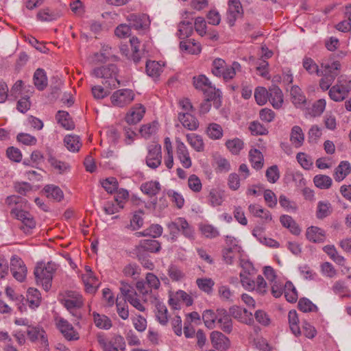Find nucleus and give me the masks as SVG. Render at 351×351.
<instances>
[{
    "label": "nucleus",
    "mask_w": 351,
    "mask_h": 351,
    "mask_svg": "<svg viewBox=\"0 0 351 351\" xmlns=\"http://www.w3.org/2000/svg\"><path fill=\"white\" fill-rule=\"evenodd\" d=\"M145 112V107L138 104L130 109L125 116V121L129 124H136L142 119Z\"/></svg>",
    "instance_id": "obj_22"
},
{
    "label": "nucleus",
    "mask_w": 351,
    "mask_h": 351,
    "mask_svg": "<svg viewBox=\"0 0 351 351\" xmlns=\"http://www.w3.org/2000/svg\"><path fill=\"white\" fill-rule=\"evenodd\" d=\"M10 213L13 217L21 221L20 228L25 233L29 234L36 227V221L29 213L15 207L12 208Z\"/></svg>",
    "instance_id": "obj_6"
},
{
    "label": "nucleus",
    "mask_w": 351,
    "mask_h": 351,
    "mask_svg": "<svg viewBox=\"0 0 351 351\" xmlns=\"http://www.w3.org/2000/svg\"><path fill=\"white\" fill-rule=\"evenodd\" d=\"M217 317L218 313H215L213 310H206L202 314V319L204 324L209 329L215 328Z\"/></svg>",
    "instance_id": "obj_52"
},
{
    "label": "nucleus",
    "mask_w": 351,
    "mask_h": 351,
    "mask_svg": "<svg viewBox=\"0 0 351 351\" xmlns=\"http://www.w3.org/2000/svg\"><path fill=\"white\" fill-rule=\"evenodd\" d=\"M193 84L197 89L202 90L205 95H209L210 99L220 96L221 92L213 86L208 79L203 75L193 77Z\"/></svg>",
    "instance_id": "obj_10"
},
{
    "label": "nucleus",
    "mask_w": 351,
    "mask_h": 351,
    "mask_svg": "<svg viewBox=\"0 0 351 351\" xmlns=\"http://www.w3.org/2000/svg\"><path fill=\"white\" fill-rule=\"evenodd\" d=\"M196 283L202 291L208 293L212 292L215 285L214 281L211 278H198L196 280Z\"/></svg>",
    "instance_id": "obj_63"
},
{
    "label": "nucleus",
    "mask_w": 351,
    "mask_h": 351,
    "mask_svg": "<svg viewBox=\"0 0 351 351\" xmlns=\"http://www.w3.org/2000/svg\"><path fill=\"white\" fill-rule=\"evenodd\" d=\"M27 301L30 308L34 309L38 307L41 301V296L38 290L34 288H29L27 290Z\"/></svg>",
    "instance_id": "obj_41"
},
{
    "label": "nucleus",
    "mask_w": 351,
    "mask_h": 351,
    "mask_svg": "<svg viewBox=\"0 0 351 351\" xmlns=\"http://www.w3.org/2000/svg\"><path fill=\"white\" fill-rule=\"evenodd\" d=\"M290 141L295 148H299L303 145L304 142V134L300 126L295 125L291 128Z\"/></svg>",
    "instance_id": "obj_26"
},
{
    "label": "nucleus",
    "mask_w": 351,
    "mask_h": 351,
    "mask_svg": "<svg viewBox=\"0 0 351 351\" xmlns=\"http://www.w3.org/2000/svg\"><path fill=\"white\" fill-rule=\"evenodd\" d=\"M132 28L136 30L145 29L149 27V17L145 14H130L127 17Z\"/></svg>",
    "instance_id": "obj_18"
},
{
    "label": "nucleus",
    "mask_w": 351,
    "mask_h": 351,
    "mask_svg": "<svg viewBox=\"0 0 351 351\" xmlns=\"http://www.w3.org/2000/svg\"><path fill=\"white\" fill-rule=\"evenodd\" d=\"M10 271L13 277L19 282H23L27 275V267L22 259L13 256L10 261Z\"/></svg>",
    "instance_id": "obj_14"
},
{
    "label": "nucleus",
    "mask_w": 351,
    "mask_h": 351,
    "mask_svg": "<svg viewBox=\"0 0 351 351\" xmlns=\"http://www.w3.org/2000/svg\"><path fill=\"white\" fill-rule=\"evenodd\" d=\"M351 171V166L348 161H341L335 168L334 178L336 182L342 181Z\"/></svg>",
    "instance_id": "obj_29"
},
{
    "label": "nucleus",
    "mask_w": 351,
    "mask_h": 351,
    "mask_svg": "<svg viewBox=\"0 0 351 351\" xmlns=\"http://www.w3.org/2000/svg\"><path fill=\"white\" fill-rule=\"evenodd\" d=\"M217 312L218 313L217 322L219 324V328L223 332L230 333L232 330V322L227 311L223 308H219Z\"/></svg>",
    "instance_id": "obj_20"
},
{
    "label": "nucleus",
    "mask_w": 351,
    "mask_h": 351,
    "mask_svg": "<svg viewBox=\"0 0 351 351\" xmlns=\"http://www.w3.org/2000/svg\"><path fill=\"white\" fill-rule=\"evenodd\" d=\"M226 21L230 26H233L237 19L242 16L243 10L240 0H228Z\"/></svg>",
    "instance_id": "obj_12"
},
{
    "label": "nucleus",
    "mask_w": 351,
    "mask_h": 351,
    "mask_svg": "<svg viewBox=\"0 0 351 351\" xmlns=\"http://www.w3.org/2000/svg\"><path fill=\"white\" fill-rule=\"evenodd\" d=\"M162 161L161 146L159 144H152L149 146L146 157V164L152 169L158 167Z\"/></svg>",
    "instance_id": "obj_13"
},
{
    "label": "nucleus",
    "mask_w": 351,
    "mask_h": 351,
    "mask_svg": "<svg viewBox=\"0 0 351 351\" xmlns=\"http://www.w3.org/2000/svg\"><path fill=\"white\" fill-rule=\"evenodd\" d=\"M285 297L286 300L291 303L295 302L298 299V291L293 285V283L290 281H287L285 284Z\"/></svg>",
    "instance_id": "obj_48"
},
{
    "label": "nucleus",
    "mask_w": 351,
    "mask_h": 351,
    "mask_svg": "<svg viewBox=\"0 0 351 351\" xmlns=\"http://www.w3.org/2000/svg\"><path fill=\"white\" fill-rule=\"evenodd\" d=\"M206 198L211 206H219L224 201V191L219 188H213L210 190Z\"/></svg>",
    "instance_id": "obj_24"
},
{
    "label": "nucleus",
    "mask_w": 351,
    "mask_h": 351,
    "mask_svg": "<svg viewBox=\"0 0 351 351\" xmlns=\"http://www.w3.org/2000/svg\"><path fill=\"white\" fill-rule=\"evenodd\" d=\"M249 211L254 216L262 218L266 221H270L272 219L271 215L268 210H264L261 206L257 204H250Z\"/></svg>",
    "instance_id": "obj_43"
},
{
    "label": "nucleus",
    "mask_w": 351,
    "mask_h": 351,
    "mask_svg": "<svg viewBox=\"0 0 351 351\" xmlns=\"http://www.w3.org/2000/svg\"><path fill=\"white\" fill-rule=\"evenodd\" d=\"M178 119L182 125L189 130H196L199 126L197 119L189 112H180Z\"/></svg>",
    "instance_id": "obj_23"
},
{
    "label": "nucleus",
    "mask_w": 351,
    "mask_h": 351,
    "mask_svg": "<svg viewBox=\"0 0 351 351\" xmlns=\"http://www.w3.org/2000/svg\"><path fill=\"white\" fill-rule=\"evenodd\" d=\"M136 287L141 295L144 302L150 303L154 306V313L157 321L163 326L169 322L168 310L165 304L162 302L156 293H153L145 287V283L137 282Z\"/></svg>",
    "instance_id": "obj_1"
},
{
    "label": "nucleus",
    "mask_w": 351,
    "mask_h": 351,
    "mask_svg": "<svg viewBox=\"0 0 351 351\" xmlns=\"http://www.w3.org/2000/svg\"><path fill=\"white\" fill-rule=\"evenodd\" d=\"M34 84L39 90H43L47 86L48 81L45 71L42 69L36 70L34 74Z\"/></svg>",
    "instance_id": "obj_34"
},
{
    "label": "nucleus",
    "mask_w": 351,
    "mask_h": 351,
    "mask_svg": "<svg viewBox=\"0 0 351 351\" xmlns=\"http://www.w3.org/2000/svg\"><path fill=\"white\" fill-rule=\"evenodd\" d=\"M272 106L276 109H279L283 104V94L281 89L277 86H271L269 88V98Z\"/></svg>",
    "instance_id": "obj_21"
},
{
    "label": "nucleus",
    "mask_w": 351,
    "mask_h": 351,
    "mask_svg": "<svg viewBox=\"0 0 351 351\" xmlns=\"http://www.w3.org/2000/svg\"><path fill=\"white\" fill-rule=\"evenodd\" d=\"M117 66L111 64L94 69L92 74L96 77L102 78V84L106 88L111 90L116 88L120 84L117 79Z\"/></svg>",
    "instance_id": "obj_3"
},
{
    "label": "nucleus",
    "mask_w": 351,
    "mask_h": 351,
    "mask_svg": "<svg viewBox=\"0 0 351 351\" xmlns=\"http://www.w3.org/2000/svg\"><path fill=\"white\" fill-rule=\"evenodd\" d=\"M66 147L71 152H78L82 146L80 137L76 135H66L64 138Z\"/></svg>",
    "instance_id": "obj_39"
},
{
    "label": "nucleus",
    "mask_w": 351,
    "mask_h": 351,
    "mask_svg": "<svg viewBox=\"0 0 351 351\" xmlns=\"http://www.w3.org/2000/svg\"><path fill=\"white\" fill-rule=\"evenodd\" d=\"M241 64L237 62H232L231 65L226 64L222 77L226 81L232 80L237 72L241 71Z\"/></svg>",
    "instance_id": "obj_51"
},
{
    "label": "nucleus",
    "mask_w": 351,
    "mask_h": 351,
    "mask_svg": "<svg viewBox=\"0 0 351 351\" xmlns=\"http://www.w3.org/2000/svg\"><path fill=\"white\" fill-rule=\"evenodd\" d=\"M141 190L149 197H153L160 192V184L158 181L147 182L141 184Z\"/></svg>",
    "instance_id": "obj_36"
},
{
    "label": "nucleus",
    "mask_w": 351,
    "mask_h": 351,
    "mask_svg": "<svg viewBox=\"0 0 351 351\" xmlns=\"http://www.w3.org/2000/svg\"><path fill=\"white\" fill-rule=\"evenodd\" d=\"M322 135V129L318 125H313L308 132V141L310 143H316Z\"/></svg>",
    "instance_id": "obj_62"
},
{
    "label": "nucleus",
    "mask_w": 351,
    "mask_h": 351,
    "mask_svg": "<svg viewBox=\"0 0 351 351\" xmlns=\"http://www.w3.org/2000/svg\"><path fill=\"white\" fill-rule=\"evenodd\" d=\"M162 72V65L158 62L149 60L146 63V73L147 74L153 77L156 78L160 76Z\"/></svg>",
    "instance_id": "obj_44"
},
{
    "label": "nucleus",
    "mask_w": 351,
    "mask_h": 351,
    "mask_svg": "<svg viewBox=\"0 0 351 351\" xmlns=\"http://www.w3.org/2000/svg\"><path fill=\"white\" fill-rule=\"evenodd\" d=\"M169 304L173 309H180L181 306H190L193 304L192 296L182 290L176 292L170 291L169 293Z\"/></svg>",
    "instance_id": "obj_7"
},
{
    "label": "nucleus",
    "mask_w": 351,
    "mask_h": 351,
    "mask_svg": "<svg viewBox=\"0 0 351 351\" xmlns=\"http://www.w3.org/2000/svg\"><path fill=\"white\" fill-rule=\"evenodd\" d=\"M332 290L334 293L339 295L341 298L351 297V291L343 280L336 281L332 287Z\"/></svg>",
    "instance_id": "obj_37"
},
{
    "label": "nucleus",
    "mask_w": 351,
    "mask_h": 351,
    "mask_svg": "<svg viewBox=\"0 0 351 351\" xmlns=\"http://www.w3.org/2000/svg\"><path fill=\"white\" fill-rule=\"evenodd\" d=\"M56 269V264L51 262L47 264L38 263L34 272L37 285H41L47 291L49 290L51 287L53 276Z\"/></svg>",
    "instance_id": "obj_4"
},
{
    "label": "nucleus",
    "mask_w": 351,
    "mask_h": 351,
    "mask_svg": "<svg viewBox=\"0 0 351 351\" xmlns=\"http://www.w3.org/2000/svg\"><path fill=\"white\" fill-rule=\"evenodd\" d=\"M231 315L239 322L251 325L254 323L253 315L247 309L234 306L230 308Z\"/></svg>",
    "instance_id": "obj_17"
},
{
    "label": "nucleus",
    "mask_w": 351,
    "mask_h": 351,
    "mask_svg": "<svg viewBox=\"0 0 351 351\" xmlns=\"http://www.w3.org/2000/svg\"><path fill=\"white\" fill-rule=\"evenodd\" d=\"M55 324L57 328L67 340L75 341L79 339V333L66 319L62 317H56L55 318Z\"/></svg>",
    "instance_id": "obj_11"
},
{
    "label": "nucleus",
    "mask_w": 351,
    "mask_h": 351,
    "mask_svg": "<svg viewBox=\"0 0 351 351\" xmlns=\"http://www.w3.org/2000/svg\"><path fill=\"white\" fill-rule=\"evenodd\" d=\"M332 212L331 204L328 201H320L317 204L316 217L324 219L329 216Z\"/></svg>",
    "instance_id": "obj_42"
},
{
    "label": "nucleus",
    "mask_w": 351,
    "mask_h": 351,
    "mask_svg": "<svg viewBox=\"0 0 351 351\" xmlns=\"http://www.w3.org/2000/svg\"><path fill=\"white\" fill-rule=\"evenodd\" d=\"M26 332L30 341H39L40 344L45 348L48 347V339L45 331L42 328L28 325Z\"/></svg>",
    "instance_id": "obj_15"
},
{
    "label": "nucleus",
    "mask_w": 351,
    "mask_h": 351,
    "mask_svg": "<svg viewBox=\"0 0 351 351\" xmlns=\"http://www.w3.org/2000/svg\"><path fill=\"white\" fill-rule=\"evenodd\" d=\"M60 16V12L47 8L39 10L36 14V18L40 21H52L58 19Z\"/></svg>",
    "instance_id": "obj_32"
},
{
    "label": "nucleus",
    "mask_w": 351,
    "mask_h": 351,
    "mask_svg": "<svg viewBox=\"0 0 351 351\" xmlns=\"http://www.w3.org/2000/svg\"><path fill=\"white\" fill-rule=\"evenodd\" d=\"M249 158L252 167L256 169H261L264 164L263 154L257 149H252L249 152Z\"/></svg>",
    "instance_id": "obj_33"
},
{
    "label": "nucleus",
    "mask_w": 351,
    "mask_h": 351,
    "mask_svg": "<svg viewBox=\"0 0 351 351\" xmlns=\"http://www.w3.org/2000/svg\"><path fill=\"white\" fill-rule=\"evenodd\" d=\"M176 143V156L182 167L189 169L192 166V160L191 158L189 150L186 146L180 139L177 138Z\"/></svg>",
    "instance_id": "obj_16"
},
{
    "label": "nucleus",
    "mask_w": 351,
    "mask_h": 351,
    "mask_svg": "<svg viewBox=\"0 0 351 351\" xmlns=\"http://www.w3.org/2000/svg\"><path fill=\"white\" fill-rule=\"evenodd\" d=\"M134 93L131 89H119L113 93L110 100L114 106L123 108L129 105L134 99Z\"/></svg>",
    "instance_id": "obj_9"
},
{
    "label": "nucleus",
    "mask_w": 351,
    "mask_h": 351,
    "mask_svg": "<svg viewBox=\"0 0 351 351\" xmlns=\"http://www.w3.org/2000/svg\"><path fill=\"white\" fill-rule=\"evenodd\" d=\"M82 280L87 293H93L97 291V279L93 273L84 274L82 275Z\"/></svg>",
    "instance_id": "obj_31"
},
{
    "label": "nucleus",
    "mask_w": 351,
    "mask_h": 351,
    "mask_svg": "<svg viewBox=\"0 0 351 351\" xmlns=\"http://www.w3.org/2000/svg\"><path fill=\"white\" fill-rule=\"evenodd\" d=\"M350 91L351 80L346 75H341L336 84L329 89L328 95L332 101L340 102L348 97Z\"/></svg>",
    "instance_id": "obj_5"
},
{
    "label": "nucleus",
    "mask_w": 351,
    "mask_h": 351,
    "mask_svg": "<svg viewBox=\"0 0 351 351\" xmlns=\"http://www.w3.org/2000/svg\"><path fill=\"white\" fill-rule=\"evenodd\" d=\"M43 191L48 198L57 202H60L64 196L62 191L58 186L53 184L45 186Z\"/></svg>",
    "instance_id": "obj_38"
},
{
    "label": "nucleus",
    "mask_w": 351,
    "mask_h": 351,
    "mask_svg": "<svg viewBox=\"0 0 351 351\" xmlns=\"http://www.w3.org/2000/svg\"><path fill=\"white\" fill-rule=\"evenodd\" d=\"M226 145L232 154L237 155L243 148V142L241 139L236 138L232 140H228L226 143Z\"/></svg>",
    "instance_id": "obj_61"
},
{
    "label": "nucleus",
    "mask_w": 351,
    "mask_h": 351,
    "mask_svg": "<svg viewBox=\"0 0 351 351\" xmlns=\"http://www.w3.org/2000/svg\"><path fill=\"white\" fill-rule=\"evenodd\" d=\"M306 237L309 241L313 243H323L326 239L325 232L317 226L308 228Z\"/></svg>",
    "instance_id": "obj_25"
},
{
    "label": "nucleus",
    "mask_w": 351,
    "mask_h": 351,
    "mask_svg": "<svg viewBox=\"0 0 351 351\" xmlns=\"http://www.w3.org/2000/svg\"><path fill=\"white\" fill-rule=\"evenodd\" d=\"M56 117L58 122L65 129L72 130L74 128V123L67 112L60 110L58 112Z\"/></svg>",
    "instance_id": "obj_40"
},
{
    "label": "nucleus",
    "mask_w": 351,
    "mask_h": 351,
    "mask_svg": "<svg viewBox=\"0 0 351 351\" xmlns=\"http://www.w3.org/2000/svg\"><path fill=\"white\" fill-rule=\"evenodd\" d=\"M323 250L326 253L330 258L339 265H343L345 263V258L343 256L339 255L334 245H326L323 247Z\"/></svg>",
    "instance_id": "obj_46"
},
{
    "label": "nucleus",
    "mask_w": 351,
    "mask_h": 351,
    "mask_svg": "<svg viewBox=\"0 0 351 351\" xmlns=\"http://www.w3.org/2000/svg\"><path fill=\"white\" fill-rule=\"evenodd\" d=\"M313 182L321 189H328L331 186L332 180L328 176L319 174L314 177Z\"/></svg>",
    "instance_id": "obj_53"
},
{
    "label": "nucleus",
    "mask_w": 351,
    "mask_h": 351,
    "mask_svg": "<svg viewBox=\"0 0 351 351\" xmlns=\"http://www.w3.org/2000/svg\"><path fill=\"white\" fill-rule=\"evenodd\" d=\"M48 162L59 173H64L69 171L70 169V165L69 163L60 160L55 157L50 156L48 159Z\"/></svg>",
    "instance_id": "obj_49"
},
{
    "label": "nucleus",
    "mask_w": 351,
    "mask_h": 351,
    "mask_svg": "<svg viewBox=\"0 0 351 351\" xmlns=\"http://www.w3.org/2000/svg\"><path fill=\"white\" fill-rule=\"evenodd\" d=\"M141 282L145 283V287L148 290H151L153 293H155L153 292V289L158 290L160 287V282L158 278L153 273H147L145 277V281Z\"/></svg>",
    "instance_id": "obj_56"
},
{
    "label": "nucleus",
    "mask_w": 351,
    "mask_h": 351,
    "mask_svg": "<svg viewBox=\"0 0 351 351\" xmlns=\"http://www.w3.org/2000/svg\"><path fill=\"white\" fill-rule=\"evenodd\" d=\"M171 226L173 227L178 226V230L182 231L186 237L189 239L193 237L194 230L184 218L179 217L176 219L175 223Z\"/></svg>",
    "instance_id": "obj_35"
},
{
    "label": "nucleus",
    "mask_w": 351,
    "mask_h": 351,
    "mask_svg": "<svg viewBox=\"0 0 351 351\" xmlns=\"http://www.w3.org/2000/svg\"><path fill=\"white\" fill-rule=\"evenodd\" d=\"M319 76H322V78L319 80V86L320 88L326 91L327 90H329L331 87L332 84L333 83L334 80H335V75H330V74H325L320 71V74Z\"/></svg>",
    "instance_id": "obj_60"
},
{
    "label": "nucleus",
    "mask_w": 351,
    "mask_h": 351,
    "mask_svg": "<svg viewBox=\"0 0 351 351\" xmlns=\"http://www.w3.org/2000/svg\"><path fill=\"white\" fill-rule=\"evenodd\" d=\"M193 32L192 22L189 21H182L178 26V34L180 38H184L190 36Z\"/></svg>",
    "instance_id": "obj_55"
},
{
    "label": "nucleus",
    "mask_w": 351,
    "mask_h": 351,
    "mask_svg": "<svg viewBox=\"0 0 351 351\" xmlns=\"http://www.w3.org/2000/svg\"><path fill=\"white\" fill-rule=\"evenodd\" d=\"M97 341L104 351H123L125 349L124 339L120 335L114 336L108 341L103 334L99 333Z\"/></svg>",
    "instance_id": "obj_8"
},
{
    "label": "nucleus",
    "mask_w": 351,
    "mask_h": 351,
    "mask_svg": "<svg viewBox=\"0 0 351 351\" xmlns=\"http://www.w3.org/2000/svg\"><path fill=\"white\" fill-rule=\"evenodd\" d=\"M180 49L189 54H198L201 52L202 48L199 43H196L193 39H188L181 41L180 43Z\"/></svg>",
    "instance_id": "obj_28"
},
{
    "label": "nucleus",
    "mask_w": 351,
    "mask_h": 351,
    "mask_svg": "<svg viewBox=\"0 0 351 351\" xmlns=\"http://www.w3.org/2000/svg\"><path fill=\"white\" fill-rule=\"evenodd\" d=\"M187 142L197 152L204 150V142L202 138L196 134H188L186 136Z\"/></svg>",
    "instance_id": "obj_47"
},
{
    "label": "nucleus",
    "mask_w": 351,
    "mask_h": 351,
    "mask_svg": "<svg viewBox=\"0 0 351 351\" xmlns=\"http://www.w3.org/2000/svg\"><path fill=\"white\" fill-rule=\"evenodd\" d=\"M302 66L308 74L319 75L321 69L312 58L305 57L302 61Z\"/></svg>",
    "instance_id": "obj_57"
},
{
    "label": "nucleus",
    "mask_w": 351,
    "mask_h": 351,
    "mask_svg": "<svg viewBox=\"0 0 351 351\" xmlns=\"http://www.w3.org/2000/svg\"><path fill=\"white\" fill-rule=\"evenodd\" d=\"M291 100L297 108L302 107L306 102V98L301 88L298 86H293L290 90Z\"/></svg>",
    "instance_id": "obj_27"
},
{
    "label": "nucleus",
    "mask_w": 351,
    "mask_h": 351,
    "mask_svg": "<svg viewBox=\"0 0 351 351\" xmlns=\"http://www.w3.org/2000/svg\"><path fill=\"white\" fill-rule=\"evenodd\" d=\"M298 308L304 313L317 311V307L311 300L304 298L299 300Z\"/></svg>",
    "instance_id": "obj_64"
},
{
    "label": "nucleus",
    "mask_w": 351,
    "mask_h": 351,
    "mask_svg": "<svg viewBox=\"0 0 351 351\" xmlns=\"http://www.w3.org/2000/svg\"><path fill=\"white\" fill-rule=\"evenodd\" d=\"M210 341L213 346L218 350H226L230 346V339L219 331H213L210 333Z\"/></svg>",
    "instance_id": "obj_19"
},
{
    "label": "nucleus",
    "mask_w": 351,
    "mask_h": 351,
    "mask_svg": "<svg viewBox=\"0 0 351 351\" xmlns=\"http://www.w3.org/2000/svg\"><path fill=\"white\" fill-rule=\"evenodd\" d=\"M288 319L289 327L291 332L295 335L298 336L301 335V330L298 326V317L296 311L292 310L289 312Z\"/></svg>",
    "instance_id": "obj_50"
},
{
    "label": "nucleus",
    "mask_w": 351,
    "mask_h": 351,
    "mask_svg": "<svg viewBox=\"0 0 351 351\" xmlns=\"http://www.w3.org/2000/svg\"><path fill=\"white\" fill-rule=\"evenodd\" d=\"M206 99L200 104L199 107V114H204L207 113L210 108H211V101H214V105L217 108H218L220 106V96L219 97L215 98V99H210L209 95H205Z\"/></svg>",
    "instance_id": "obj_58"
},
{
    "label": "nucleus",
    "mask_w": 351,
    "mask_h": 351,
    "mask_svg": "<svg viewBox=\"0 0 351 351\" xmlns=\"http://www.w3.org/2000/svg\"><path fill=\"white\" fill-rule=\"evenodd\" d=\"M254 98L259 106L265 105L269 98V90L264 87H257L254 91Z\"/></svg>",
    "instance_id": "obj_59"
},
{
    "label": "nucleus",
    "mask_w": 351,
    "mask_h": 351,
    "mask_svg": "<svg viewBox=\"0 0 351 351\" xmlns=\"http://www.w3.org/2000/svg\"><path fill=\"white\" fill-rule=\"evenodd\" d=\"M58 300L76 320L82 318L81 310L84 305V300L80 292L64 291L59 293Z\"/></svg>",
    "instance_id": "obj_2"
},
{
    "label": "nucleus",
    "mask_w": 351,
    "mask_h": 351,
    "mask_svg": "<svg viewBox=\"0 0 351 351\" xmlns=\"http://www.w3.org/2000/svg\"><path fill=\"white\" fill-rule=\"evenodd\" d=\"M140 247L145 251L149 252L151 253H156L160 250V243L154 239H144L141 241Z\"/></svg>",
    "instance_id": "obj_45"
},
{
    "label": "nucleus",
    "mask_w": 351,
    "mask_h": 351,
    "mask_svg": "<svg viewBox=\"0 0 351 351\" xmlns=\"http://www.w3.org/2000/svg\"><path fill=\"white\" fill-rule=\"evenodd\" d=\"M94 323L99 328L108 330L112 326L111 320L104 315L93 313Z\"/></svg>",
    "instance_id": "obj_54"
},
{
    "label": "nucleus",
    "mask_w": 351,
    "mask_h": 351,
    "mask_svg": "<svg viewBox=\"0 0 351 351\" xmlns=\"http://www.w3.org/2000/svg\"><path fill=\"white\" fill-rule=\"evenodd\" d=\"M320 66L321 72L328 75L335 74V77L339 75L341 69V63L337 60L332 62H322Z\"/></svg>",
    "instance_id": "obj_30"
}]
</instances>
